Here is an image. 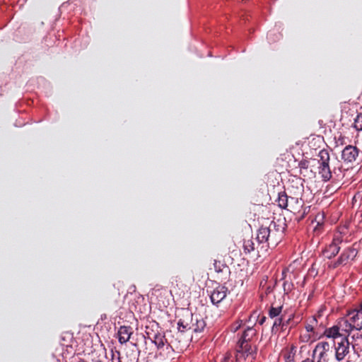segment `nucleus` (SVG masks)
<instances>
[{
  "label": "nucleus",
  "mask_w": 362,
  "mask_h": 362,
  "mask_svg": "<svg viewBox=\"0 0 362 362\" xmlns=\"http://www.w3.org/2000/svg\"><path fill=\"white\" fill-rule=\"evenodd\" d=\"M285 223L281 219L272 221L268 226H262L257 230V238L245 239L243 249L246 254L264 252L272 246H276L280 241Z\"/></svg>",
  "instance_id": "1"
},
{
  "label": "nucleus",
  "mask_w": 362,
  "mask_h": 362,
  "mask_svg": "<svg viewBox=\"0 0 362 362\" xmlns=\"http://www.w3.org/2000/svg\"><path fill=\"white\" fill-rule=\"evenodd\" d=\"M317 161L318 163V173L323 181H329L333 175L337 180L344 177L343 165L337 158L332 160V170H331L329 165L330 155L327 149L324 148L320 151Z\"/></svg>",
  "instance_id": "2"
},
{
  "label": "nucleus",
  "mask_w": 362,
  "mask_h": 362,
  "mask_svg": "<svg viewBox=\"0 0 362 362\" xmlns=\"http://www.w3.org/2000/svg\"><path fill=\"white\" fill-rule=\"evenodd\" d=\"M334 344L327 341L318 342L313 351L312 359L314 362H329V356L332 353V348Z\"/></svg>",
  "instance_id": "3"
},
{
  "label": "nucleus",
  "mask_w": 362,
  "mask_h": 362,
  "mask_svg": "<svg viewBox=\"0 0 362 362\" xmlns=\"http://www.w3.org/2000/svg\"><path fill=\"white\" fill-rule=\"evenodd\" d=\"M257 350L256 346L252 348L247 342L238 341L235 354L236 361H240L242 359L245 360L250 356L252 360H255L257 356Z\"/></svg>",
  "instance_id": "4"
},
{
  "label": "nucleus",
  "mask_w": 362,
  "mask_h": 362,
  "mask_svg": "<svg viewBox=\"0 0 362 362\" xmlns=\"http://www.w3.org/2000/svg\"><path fill=\"white\" fill-rule=\"evenodd\" d=\"M149 327H146V334L148 339H151L158 347V349L163 348L165 346H166L167 349L170 347V349H173V341H169L167 338L166 334H170L171 332H167L166 334H161V333H154L153 330L151 332L148 331Z\"/></svg>",
  "instance_id": "5"
},
{
  "label": "nucleus",
  "mask_w": 362,
  "mask_h": 362,
  "mask_svg": "<svg viewBox=\"0 0 362 362\" xmlns=\"http://www.w3.org/2000/svg\"><path fill=\"white\" fill-rule=\"evenodd\" d=\"M358 250L354 246L346 248L339 258L332 262L329 267L336 269L340 265H346L349 262L354 260L357 256Z\"/></svg>",
  "instance_id": "6"
},
{
  "label": "nucleus",
  "mask_w": 362,
  "mask_h": 362,
  "mask_svg": "<svg viewBox=\"0 0 362 362\" xmlns=\"http://www.w3.org/2000/svg\"><path fill=\"white\" fill-rule=\"evenodd\" d=\"M350 343L347 337H344L340 342H337L334 346L335 358L337 361H341L349 353Z\"/></svg>",
  "instance_id": "7"
},
{
  "label": "nucleus",
  "mask_w": 362,
  "mask_h": 362,
  "mask_svg": "<svg viewBox=\"0 0 362 362\" xmlns=\"http://www.w3.org/2000/svg\"><path fill=\"white\" fill-rule=\"evenodd\" d=\"M194 315L188 310L184 311L177 322L178 330L182 332L191 330Z\"/></svg>",
  "instance_id": "8"
},
{
  "label": "nucleus",
  "mask_w": 362,
  "mask_h": 362,
  "mask_svg": "<svg viewBox=\"0 0 362 362\" xmlns=\"http://www.w3.org/2000/svg\"><path fill=\"white\" fill-rule=\"evenodd\" d=\"M347 317L350 320L351 325L356 330L362 329V301L358 308L349 311Z\"/></svg>",
  "instance_id": "9"
},
{
  "label": "nucleus",
  "mask_w": 362,
  "mask_h": 362,
  "mask_svg": "<svg viewBox=\"0 0 362 362\" xmlns=\"http://www.w3.org/2000/svg\"><path fill=\"white\" fill-rule=\"evenodd\" d=\"M228 289L226 286L218 285L210 292L211 301L214 305H218L227 296Z\"/></svg>",
  "instance_id": "10"
},
{
  "label": "nucleus",
  "mask_w": 362,
  "mask_h": 362,
  "mask_svg": "<svg viewBox=\"0 0 362 362\" xmlns=\"http://www.w3.org/2000/svg\"><path fill=\"white\" fill-rule=\"evenodd\" d=\"M341 241L342 240L340 237L334 238L332 243L329 244L324 250L325 256L328 259L335 257L340 250L339 244Z\"/></svg>",
  "instance_id": "11"
},
{
  "label": "nucleus",
  "mask_w": 362,
  "mask_h": 362,
  "mask_svg": "<svg viewBox=\"0 0 362 362\" xmlns=\"http://www.w3.org/2000/svg\"><path fill=\"white\" fill-rule=\"evenodd\" d=\"M358 155V149L354 146L349 145L346 146L341 153V158L346 162H354L356 160Z\"/></svg>",
  "instance_id": "12"
},
{
  "label": "nucleus",
  "mask_w": 362,
  "mask_h": 362,
  "mask_svg": "<svg viewBox=\"0 0 362 362\" xmlns=\"http://www.w3.org/2000/svg\"><path fill=\"white\" fill-rule=\"evenodd\" d=\"M303 203L304 202L300 197L298 196H289L287 210L293 214L300 213L303 206Z\"/></svg>",
  "instance_id": "13"
},
{
  "label": "nucleus",
  "mask_w": 362,
  "mask_h": 362,
  "mask_svg": "<svg viewBox=\"0 0 362 362\" xmlns=\"http://www.w3.org/2000/svg\"><path fill=\"white\" fill-rule=\"evenodd\" d=\"M351 324L352 323L351 322L349 319L341 318L337 322V325L339 327V331H341V333L344 334V337H348L351 332L355 329V328L353 327Z\"/></svg>",
  "instance_id": "14"
},
{
  "label": "nucleus",
  "mask_w": 362,
  "mask_h": 362,
  "mask_svg": "<svg viewBox=\"0 0 362 362\" xmlns=\"http://www.w3.org/2000/svg\"><path fill=\"white\" fill-rule=\"evenodd\" d=\"M118 339L121 344L127 343L132 334V329L129 326H121L118 330Z\"/></svg>",
  "instance_id": "15"
},
{
  "label": "nucleus",
  "mask_w": 362,
  "mask_h": 362,
  "mask_svg": "<svg viewBox=\"0 0 362 362\" xmlns=\"http://www.w3.org/2000/svg\"><path fill=\"white\" fill-rule=\"evenodd\" d=\"M206 327V322L203 318L197 315H194L193 325H192V331L195 333L202 332Z\"/></svg>",
  "instance_id": "16"
},
{
  "label": "nucleus",
  "mask_w": 362,
  "mask_h": 362,
  "mask_svg": "<svg viewBox=\"0 0 362 362\" xmlns=\"http://www.w3.org/2000/svg\"><path fill=\"white\" fill-rule=\"evenodd\" d=\"M257 330L253 327H248L243 332L238 341L249 343L257 335Z\"/></svg>",
  "instance_id": "17"
},
{
  "label": "nucleus",
  "mask_w": 362,
  "mask_h": 362,
  "mask_svg": "<svg viewBox=\"0 0 362 362\" xmlns=\"http://www.w3.org/2000/svg\"><path fill=\"white\" fill-rule=\"evenodd\" d=\"M214 267L215 271L218 274H221L224 276H227L230 273L229 267L226 264H223L221 261L215 260L214 263Z\"/></svg>",
  "instance_id": "18"
},
{
  "label": "nucleus",
  "mask_w": 362,
  "mask_h": 362,
  "mask_svg": "<svg viewBox=\"0 0 362 362\" xmlns=\"http://www.w3.org/2000/svg\"><path fill=\"white\" fill-rule=\"evenodd\" d=\"M324 334L327 337L332 338L333 339L344 335L343 333L340 332L337 325H336L330 328L326 329Z\"/></svg>",
  "instance_id": "19"
},
{
  "label": "nucleus",
  "mask_w": 362,
  "mask_h": 362,
  "mask_svg": "<svg viewBox=\"0 0 362 362\" xmlns=\"http://www.w3.org/2000/svg\"><path fill=\"white\" fill-rule=\"evenodd\" d=\"M288 199L289 196H288L284 192L279 193V197L277 199L278 205L282 209H287Z\"/></svg>",
  "instance_id": "20"
},
{
  "label": "nucleus",
  "mask_w": 362,
  "mask_h": 362,
  "mask_svg": "<svg viewBox=\"0 0 362 362\" xmlns=\"http://www.w3.org/2000/svg\"><path fill=\"white\" fill-rule=\"evenodd\" d=\"M298 324L297 321H294V315H291L289 317L286 319L285 316H284V331L286 330L288 327V329H291L295 327Z\"/></svg>",
  "instance_id": "21"
},
{
  "label": "nucleus",
  "mask_w": 362,
  "mask_h": 362,
  "mask_svg": "<svg viewBox=\"0 0 362 362\" xmlns=\"http://www.w3.org/2000/svg\"><path fill=\"white\" fill-rule=\"evenodd\" d=\"M317 325V320L315 316H312L308 320V322L305 325V329L308 332H314L315 329Z\"/></svg>",
  "instance_id": "22"
},
{
  "label": "nucleus",
  "mask_w": 362,
  "mask_h": 362,
  "mask_svg": "<svg viewBox=\"0 0 362 362\" xmlns=\"http://www.w3.org/2000/svg\"><path fill=\"white\" fill-rule=\"evenodd\" d=\"M298 166L300 174L303 175V176H306L310 166V161L308 160H302L299 162Z\"/></svg>",
  "instance_id": "23"
},
{
  "label": "nucleus",
  "mask_w": 362,
  "mask_h": 362,
  "mask_svg": "<svg viewBox=\"0 0 362 362\" xmlns=\"http://www.w3.org/2000/svg\"><path fill=\"white\" fill-rule=\"evenodd\" d=\"M279 328L284 331V315L275 319L272 326V332H277Z\"/></svg>",
  "instance_id": "24"
},
{
  "label": "nucleus",
  "mask_w": 362,
  "mask_h": 362,
  "mask_svg": "<svg viewBox=\"0 0 362 362\" xmlns=\"http://www.w3.org/2000/svg\"><path fill=\"white\" fill-rule=\"evenodd\" d=\"M282 310V306H279L276 308L271 307V308L269 310V316L271 318H274L276 317H279L281 313Z\"/></svg>",
  "instance_id": "25"
},
{
  "label": "nucleus",
  "mask_w": 362,
  "mask_h": 362,
  "mask_svg": "<svg viewBox=\"0 0 362 362\" xmlns=\"http://www.w3.org/2000/svg\"><path fill=\"white\" fill-rule=\"evenodd\" d=\"M354 127L357 131H362V112H359L354 119Z\"/></svg>",
  "instance_id": "26"
},
{
  "label": "nucleus",
  "mask_w": 362,
  "mask_h": 362,
  "mask_svg": "<svg viewBox=\"0 0 362 362\" xmlns=\"http://www.w3.org/2000/svg\"><path fill=\"white\" fill-rule=\"evenodd\" d=\"M283 288L285 294H288L293 288V284L291 281H284Z\"/></svg>",
  "instance_id": "27"
},
{
  "label": "nucleus",
  "mask_w": 362,
  "mask_h": 362,
  "mask_svg": "<svg viewBox=\"0 0 362 362\" xmlns=\"http://www.w3.org/2000/svg\"><path fill=\"white\" fill-rule=\"evenodd\" d=\"M104 361H107L105 357L100 358V357L94 358L92 359L91 362H104Z\"/></svg>",
  "instance_id": "28"
},
{
  "label": "nucleus",
  "mask_w": 362,
  "mask_h": 362,
  "mask_svg": "<svg viewBox=\"0 0 362 362\" xmlns=\"http://www.w3.org/2000/svg\"><path fill=\"white\" fill-rule=\"evenodd\" d=\"M230 354H227L226 355V356L224 357L223 360L222 361V362H233L231 358H230Z\"/></svg>",
  "instance_id": "29"
},
{
  "label": "nucleus",
  "mask_w": 362,
  "mask_h": 362,
  "mask_svg": "<svg viewBox=\"0 0 362 362\" xmlns=\"http://www.w3.org/2000/svg\"><path fill=\"white\" fill-rule=\"evenodd\" d=\"M266 320V317L263 316L259 321V325H263Z\"/></svg>",
  "instance_id": "30"
},
{
  "label": "nucleus",
  "mask_w": 362,
  "mask_h": 362,
  "mask_svg": "<svg viewBox=\"0 0 362 362\" xmlns=\"http://www.w3.org/2000/svg\"><path fill=\"white\" fill-rule=\"evenodd\" d=\"M302 362H314V361H313L312 358L311 359L306 358V359L303 360Z\"/></svg>",
  "instance_id": "31"
},
{
  "label": "nucleus",
  "mask_w": 362,
  "mask_h": 362,
  "mask_svg": "<svg viewBox=\"0 0 362 362\" xmlns=\"http://www.w3.org/2000/svg\"><path fill=\"white\" fill-rule=\"evenodd\" d=\"M269 292H271V288H270V287H268V288H267V291H266V293H269Z\"/></svg>",
  "instance_id": "32"
},
{
  "label": "nucleus",
  "mask_w": 362,
  "mask_h": 362,
  "mask_svg": "<svg viewBox=\"0 0 362 362\" xmlns=\"http://www.w3.org/2000/svg\"><path fill=\"white\" fill-rule=\"evenodd\" d=\"M107 362H113V361H107Z\"/></svg>",
  "instance_id": "33"
}]
</instances>
